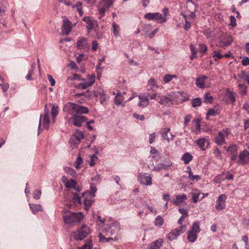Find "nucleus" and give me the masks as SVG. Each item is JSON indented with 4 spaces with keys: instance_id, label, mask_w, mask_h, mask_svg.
Listing matches in <instances>:
<instances>
[{
    "instance_id": "11",
    "label": "nucleus",
    "mask_w": 249,
    "mask_h": 249,
    "mask_svg": "<svg viewBox=\"0 0 249 249\" xmlns=\"http://www.w3.org/2000/svg\"><path fill=\"white\" fill-rule=\"evenodd\" d=\"M227 197L225 194L220 195L216 201L215 209L220 211L226 207V200Z\"/></svg>"
},
{
    "instance_id": "3",
    "label": "nucleus",
    "mask_w": 249,
    "mask_h": 249,
    "mask_svg": "<svg viewBox=\"0 0 249 249\" xmlns=\"http://www.w3.org/2000/svg\"><path fill=\"white\" fill-rule=\"evenodd\" d=\"M84 218V215L81 213H72L63 216L65 224H71L81 222Z\"/></svg>"
},
{
    "instance_id": "37",
    "label": "nucleus",
    "mask_w": 249,
    "mask_h": 249,
    "mask_svg": "<svg viewBox=\"0 0 249 249\" xmlns=\"http://www.w3.org/2000/svg\"><path fill=\"white\" fill-rule=\"evenodd\" d=\"M64 170L67 174L70 175L73 177H76L77 176V173L71 167H66L64 168Z\"/></svg>"
},
{
    "instance_id": "25",
    "label": "nucleus",
    "mask_w": 249,
    "mask_h": 249,
    "mask_svg": "<svg viewBox=\"0 0 249 249\" xmlns=\"http://www.w3.org/2000/svg\"><path fill=\"white\" fill-rule=\"evenodd\" d=\"M63 29L65 31V34L68 35L71 31L72 24L68 18H65L63 20Z\"/></svg>"
},
{
    "instance_id": "2",
    "label": "nucleus",
    "mask_w": 249,
    "mask_h": 249,
    "mask_svg": "<svg viewBox=\"0 0 249 249\" xmlns=\"http://www.w3.org/2000/svg\"><path fill=\"white\" fill-rule=\"evenodd\" d=\"M63 111L69 115L86 114L89 112L87 107H83L75 103L68 102L63 107Z\"/></svg>"
},
{
    "instance_id": "24",
    "label": "nucleus",
    "mask_w": 249,
    "mask_h": 249,
    "mask_svg": "<svg viewBox=\"0 0 249 249\" xmlns=\"http://www.w3.org/2000/svg\"><path fill=\"white\" fill-rule=\"evenodd\" d=\"M178 211L181 214V216L180 217V218L178 221V223L179 225H182L183 222L184 221V220L185 218H187L188 216V210L184 208H179Z\"/></svg>"
},
{
    "instance_id": "41",
    "label": "nucleus",
    "mask_w": 249,
    "mask_h": 249,
    "mask_svg": "<svg viewBox=\"0 0 249 249\" xmlns=\"http://www.w3.org/2000/svg\"><path fill=\"white\" fill-rule=\"evenodd\" d=\"M212 56L214 58L215 61L221 59L223 57L219 51H213L212 54Z\"/></svg>"
},
{
    "instance_id": "60",
    "label": "nucleus",
    "mask_w": 249,
    "mask_h": 249,
    "mask_svg": "<svg viewBox=\"0 0 249 249\" xmlns=\"http://www.w3.org/2000/svg\"><path fill=\"white\" fill-rule=\"evenodd\" d=\"M123 100L122 98L120 96L118 95L115 97V98L114 100V102L116 105H117V106L120 105L122 104V103L123 102Z\"/></svg>"
},
{
    "instance_id": "46",
    "label": "nucleus",
    "mask_w": 249,
    "mask_h": 249,
    "mask_svg": "<svg viewBox=\"0 0 249 249\" xmlns=\"http://www.w3.org/2000/svg\"><path fill=\"white\" fill-rule=\"evenodd\" d=\"M92 247L91 241H88L82 247L79 249H91Z\"/></svg>"
},
{
    "instance_id": "29",
    "label": "nucleus",
    "mask_w": 249,
    "mask_h": 249,
    "mask_svg": "<svg viewBox=\"0 0 249 249\" xmlns=\"http://www.w3.org/2000/svg\"><path fill=\"white\" fill-rule=\"evenodd\" d=\"M112 31L115 37L119 36L120 35L121 31L120 25L116 22H113L112 24Z\"/></svg>"
},
{
    "instance_id": "33",
    "label": "nucleus",
    "mask_w": 249,
    "mask_h": 249,
    "mask_svg": "<svg viewBox=\"0 0 249 249\" xmlns=\"http://www.w3.org/2000/svg\"><path fill=\"white\" fill-rule=\"evenodd\" d=\"M219 111L218 109L210 108L208 109L207 113V117L208 116H215L219 114Z\"/></svg>"
},
{
    "instance_id": "30",
    "label": "nucleus",
    "mask_w": 249,
    "mask_h": 249,
    "mask_svg": "<svg viewBox=\"0 0 249 249\" xmlns=\"http://www.w3.org/2000/svg\"><path fill=\"white\" fill-rule=\"evenodd\" d=\"M109 8V7L107 6H106V5L100 2L98 6V11L100 14V18H101L104 16L106 11Z\"/></svg>"
},
{
    "instance_id": "1",
    "label": "nucleus",
    "mask_w": 249,
    "mask_h": 249,
    "mask_svg": "<svg viewBox=\"0 0 249 249\" xmlns=\"http://www.w3.org/2000/svg\"><path fill=\"white\" fill-rule=\"evenodd\" d=\"M118 223H114L112 226L108 224H103L99 230V242L106 243L110 240H118L117 236L120 230Z\"/></svg>"
},
{
    "instance_id": "9",
    "label": "nucleus",
    "mask_w": 249,
    "mask_h": 249,
    "mask_svg": "<svg viewBox=\"0 0 249 249\" xmlns=\"http://www.w3.org/2000/svg\"><path fill=\"white\" fill-rule=\"evenodd\" d=\"M62 181L67 188H72L77 192H80L82 190L81 187L77 186V182L74 179H71L68 180L65 176H63L62 177Z\"/></svg>"
},
{
    "instance_id": "28",
    "label": "nucleus",
    "mask_w": 249,
    "mask_h": 249,
    "mask_svg": "<svg viewBox=\"0 0 249 249\" xmlns=\"http://www.w3.org/2000/svg\"><path fill=\"white\" fill-rule=\"evenodd\" d=\"M193 202L196 203L198 201V198L201 196V192L197 189H194L191 192Z\"/></svg>"
},
{
    "instance_id": "42",
    "label": "nucleus",
    "mask_w": 249,
    "mask_h": 249,
    "mask_svg": "<svg viewBox=\"0 0 249 249\" xmlns=\"http://www.w3.org/2000/svg\"><path fill=\"white\" fill-rule=\"evenodd\" d=\"M226 150L231 153H236L237 151V145L234 144H231L226 148Z\"/></svg>"
},
{
    "instance_id": "4",
    "label": "nucleus",
    "mask_w": 249,
    "mask_h": 249,
    "mask_svg": "<svg viewBox=\"0 0 249 249\" xmlns=\"http://www.w3.org/2000/svg\"><path fill=\"white\" fill-rule=\"evenodd\" d=\"M200 231V223L196 221L193 223L190 230L188 231L187 239L190 242H194L197 238V234Z\"/></svg>"
},
{
    "instance_id": "58",
    "label": "nucleus",
    "mask_w": 249,
    "mask_h": 249,
    "mask_svg": "<svg viewBox=\"0 0 249 249\" xmlns=\"http://www.w3.org/2000/svg\"><path fill=\"white\" fill-rule=\"evenodd\" d=\"M75 7L77 8V10L78 12H79V14L80 16H82L83 15V12L82 10V3L78 2L76 5Z\"/></svg>"
},
{
    "instance_id": "49",
    "label": "nucleus",
    "mask_w": 249,
    "mask_h": 249,
    "mask_svg": "<svg viewBox=\"0 0 249 249\" xmlns=\"http://www.w3.org/2000/svg\"><path fill=\"white\" fill-rule=\"evenodd\" d=\"M207 51V47L204 44H200L199 45V51L203 54Z\"/></svg>"
},
{
    "instance_id": "48",
    "label": "nucleus",
    "mask_w": 249,
    "mask_h": 249,
    "mask_svg": "<svg viewBox=\"0 0 249 249\" xmlns=\"http://www.w3.org/2000/svg\"><path fill=\"white\" fill-rule=\"evenodd\" d=\"M73 197L72 198V199L73 200V202L74 203H77L80 204L81 203V196H79L76 193H73Z\"/></svg>"
},
{
    "instance_id": "54",
    "label": "nucleus",
    "mask_w": 249,
    "mask_h": 249,
    "mask_svg": "<svg viewBox=\"0 0 249 249\" xmlns=\"http://www.w3.org/2000/svg\"><path fill=\"white\" fill-rule=\"evenodd\" d=\"M41 194V191L39 190H36L33 192V195L34 198L38 199L40 197Z\"/></svg>"
},
{
    "instance_id": "45",
    "label": "nucleus",
    "mask_w": 249,
    "mask_h": 249,
    "mask_svg": "<svg viewBox=\"0 0 249 249\" xmlns=\"http://www.w3.org/2000/svg\"><path fill=\"white\" fill-rule=\"evenodd\" d=\"M84 81V82L79 84L77 87L79 89H85L88 88V87H89L91 86L89 85V84L88 83V82L85 81Z\"/></svg>"
},
{
    "instance_id": "22",
    "label": "nucleus",
    "mask_w": 249,
    "mask_h": 249,
    "mask_svg": "<svg viewBox=\"0 0 249 249\" xmlns=\"http://www.w3.org/2000/svg\"><path fill=\"white\" fill-rule=\"evenodd\" d=\"M45 113L43 119L42 124L44 127L48 130L49 127L50 118L49 115V111L47 108V105H45Z\"/></svg>"
},
{
    "instance_id": "35",
    "label": "nucleus",
    "mask_w": 249,
    "mask_h": 249,
    "mask_svg": "<svg viewBox=\"0 0 249 249\" xmlns=\"http://www.w3.org/2000/svg\"><path fill=\"white\" fill-rule=\"evenodd\" d=\"M29 205L30 208L34 213H36L42 210L41 206L40 204H30Z\"/></svg>"
},
{
    "instance_id": "19",
    "label": "nucleus",
    "mask_w": 249,
    "mask_h": 249,
    "mask_svg": "<svg viewBox=\"0 0 249 249\" xmlns=\"http://www.w3.org/2000/svg\"><path fill=\"white\" fill-rule=\"evenodd\" d=\"M83 21L86 23V28L89 32H90V30L96 23V21L95 20L89 17L84 18Z\"/></svg>"
},
{
    "instance_id": "15",
    "label": "nucleus",
    "mask_w": 249,
    "mask_h": 249,
    "mask_svg": "<svg viewBox=\"0 0 249 249\" xmlns=\"http://www.w3.org/2000/svg\"><path fill=\"white\" fill-rule=\"evenodd\" d=\"M139 179L142 184L147 186L152 184V178L148 174H141L139 176Z\"/></svg>"
},
{
    "instance_id": "55",
    "label": "nucleus",
    "mask_w": 249,
    "mask_h": 249,
    "mask_svg": "<svg viewBox=\"0 0 249 249\" xmlns=\"http://www.w3.org/2000/svg\"><path fill=\"white\" fill-rule=\"evenodd\" d=\"M100 2L110 7L113 5V0H102Z\"/></svg>"
},
{
    "instance_id": "7",
    "label": "nucleus",
    "mask_w": 249,
    "mask_h": 249,
    "mask_svg": "<svg viewBox=\"0 0 249 249\" xmlns=\"http://www.w3.org/2000/svg\"><path fill=\"white\" fill-rule=\"evenodd\" d=\"M80 114L74 115L70 117L68 120V123L69 124H73L76 126L81 127L84 122L87 121V119L85 116Z\"/></svg>"
},
{
    "instance_id": "34",
    "label": "nucleus",
    "mask_w": 249,
    "mask_h": 249,
    "mask_svg": "<svg viewBox=\"0 0 249 249\" xmlns=\"http://www.w3.org/2000/svg\"><path fill=\"white\" fill-rule=\"evenodd\" d=\"M58 113V107L54 105H52V108L51 110V115L53 117V121L54 122V119Z\"/></svg>"
},
{
    "instance_id": "5",
    "label": "nucleus",
    "mask_w": 249,
    "mask_h": 249,
    "mask_svg": "<svg viewBox=\"0 0 249 249\" xmlns=\"http://www.w3.org/2000/svg\"><path fill=\"white\" fill-rule=\"evenodd\" d=\"M90 228L86 224H83L80 228L73 234L75 240H82L91 232Z\"/></svg>"
},
{
    "instance_id": "21",
    "label": "nucleus",
    "mask_w": 249,
    "mask_h": 249,
    "mask_svg": "<svg viewBox=\"0 0 249 249\" xmlns=\"http://www.w3.org/2000/svg\"><path fill=\"white\" fill-rule=\"evenodd\" d=\"M187 199V195L185 194H182L177 195L176 197V199L173 200L172 202L177 206H180Z\"/></svg>"
},
{
    "instance_id": "47",
    "label": "nucleus",
    "mask_w": 249,
    "mask_h": 249,
    "mask_svg": "<svg viewBox=\"0 0 249 249\" xmlns=\"http://www.w3.org/2000/svg\"><path fill=\"white\" fill-rule=\"evenodd\" d=\"M94 94L96 97H98L99 96L101 97L105 95L104 90L101 88L98 89L96 90H95L94 92Z\"/></svg>"
},
{
    "instance_id": "43",
    "label": "nucleus",
    "mask_w": 249,
    "mask_h": 249,
    "mask_svg": "<svg viewBox=\"0 0 249 249\" xmlns=\"http://www.w3.org/2000/svg\"><path fill=\"white\" fill-rule=\"evenodd\" d=\"M173 78H177V76L176 75L166 74L163 77V80L167 83L171 81Z\"/></svg>"
},
{
    "instance_id": "12",
    "label": "nucleus",
    "mask_w": 249,
    "mask_h": 249,
    "mask_svg": "<svg viewBox=\"0 0 249 249\" xmlns=\"http://www.w3.org/2000/svg\"><path fill=\"white\" fill-rule=\"evenodd\" d=\"M239 161L237 163L240 164H247L249 163V152L246 149L244 150L239 154Z\"/></svg>"
},
{
    "instance_id": "57",
    "label": "nucleus",
    "mask_w": 249,
    "mask_h": 249,
    "mask_svg": "<svg viewBox=\"0 0 249 249\" xmlns=\"http://www.w3.org/2000/svg\"><path fill=\"white\" fill-rule=\"evenodd\" d=\"M88 83L91 86L95 82V76L94 75H89L87 77Z\"/></svg>"
},
{
    "instance_id": "31",
    "label": "nucleus",
    "mask_w": 249,
    "mask_h": 249,
    "mask_svg": "<svg viewBox=\"0 0 249 249\" xmlns=\"http://www.w3.org/2000/svg\"><path fill=\"white\" fill-rule=\"evenodd\" d=\"M188 178L190 180L192 181L196 180L198 181L200 179V177L198 175H194L192 172V171L190 167H188Z\"/></svg>"
},
{
    "instance_id": "63",
    "label": "nucleus",
    "mask_w": 249,
    "mask_h": 249,
    "mask_svg": "<svg viewBox=\"0 0 249 249\" xmlns=\"http://www.w3.org/2000/svg\"><path fill=\"white\" fill-rule=\"evenodd\" d=\"M205 101L207 102H211L213 100V97L209 93H206L204 95Z\"/></svg>"
},
{
    "instance_id": "51",
    "label": "nucleus",
    "mask_w": 249,
    "mask_h": 249,
    "mask_svg": "<svg viewBox=\"0 0 249 249\" xmlns=\"http://www.w3.org/2000/svg\"><path fill=\"white\" fill-rule=\"evenodd\" d=\"M90 191L89 193L90 194V196H91V197H94L95 193L97 191V188L94 184H91L90 185Z\"/></svg>"
},
{
    "instance_id": "56",
    "label": "nucleus",
    "mask_w": 249,
    "mask_h": 249,
    "mask_svg": "<svg viewBox=\"0 0 249 249\" xmlns=\"http://www.w3.org/2000/svg\"><path fill=\"white\" fill-rule=\"evenodd\" d=\"M97 159V157L95 155L93 154L90 157V162L89 165L90 166H93L95 164L94 161Z\"/></svg>"
},
{
    "instance_id": "44",
    "label": "nucleus",
    "mask_w": 249,
    "mask_h": 249,
    "mask_svg": "<svg viewBox=\"0 0 249 249\" xmlns=\"http://www.w3.org/2000/svg\"><path fill=\"white\" fill-rule=\"evenodd\" d=\"M181 14L183 16V17L184 18V19L185 20V24L184 25V29L186 30H188L191 27V22L188 20L187 16L185 14H183L182 13H181Z\"/></svg>"
},
{
    "instance_id": "14",
    "label": "nucleus",
    "mask_w": 249,
    "mask_h": 249,
    "mask_svg": "<svg viewBox=\"0 0 249 249\" xmlns=\"http://www.w3.org/2000/svg\"><path fill=\"white\" fill-rule=\"evenodd\" d=\"M196 143L202 150H205L210 145V141L208 138H201L198 139Z\"/></svg>"
},
{
    "instance_id": "50",
    "label": "nucleus",
    "mask_w": 249,
    "mask_h": 249,
    "mask_svg": "<svg viewBox=\"0 0 249 249\" xmlns=\"http://www.w3.org/2000/svg\"><path fill=\"white\" fill-rule=\"evenodd\" d=\"M83 163V160L82 158L80 156H79L77 159L75 163V167L76 169H79L80 168V165Z\"/></svg>"
},
{
    "instance_id": "40",
    "label": "nucleus",
    "mask_w": 249,
    "mask_h": 249,
    "mask_svg": "<svg viewBox=\"0 0 249 249\" xmlns=\"http://www.w3.org/2000/svg\"><path fill=\"white\" fill-rule=\"evenodd\" d=\"M163 223V218L160 216H158L155 221V225L156 226H161Z\"/></svg>"
},
{
    "instance_id": "16",
    "label": "nucleus",
    "mask_w": 249,
    "mask_h": 249,
    "mask_svg": "<svg viewBox=\"0 0 249 249\" xmlns=\"http://www.w3.org/2000/svg\"><path fill=\"white\" fill-rule=\"evenodd\" d=\"M208 77L205 75H201L196 78V84L197 87L199 89H203L207 87L206 80Z\"/></svg>"
},
{
    "instance_id": "61",
    "label": "nucleus",
    "mask_w": 249,
    "mask_h": 249,
    "mask_svg": "<svg viewBox=\"0 0 249 249\" xmlns=\"http://www.w3.org/2000/svg\"><path fill=\"white\" fill-rule=\"evenodd\" d=\"M148 84L151 87H157L156 81L153 78H150L148 82Z\"/></svg>"
},
{
    "instance_id": "17",
    "label": "nucleus",
    "mask_w": 249,
    "mask_h": 249,
    "mask_svg": "<svg viewBox=\"0 0 249 249\" xmlns=\"http://www.w3.org/2000/svg\"><path fill=\"white\" fill-rule=\"evenodd\" d=\"M233 39L232 37L230 36H227L221 38L219 43L217 45L219 47H226L229 46L232 42Z\"/></svg>"
},
{
    "instance_id": "36",
    "label": "nucleus",
    "mask_w": 249,
    "mask_h": 249,
    "mask_svg": "<svg viewBox=\"0 0 249 249\" xmlns=\"http://www.w3.org/2000/svg\"><path fill=\"white\" fill-rule=\"evenodd\" d=\"M225 175L224 173H222L221 174L216 176L213 179V181L215 184H218L220 183L222 181L224 180V176Z\"/></svg>"
},
{
    "instance_id": "62",
    "label": "nucleus",
    "mask_w": 249,
    "mask_h": 249,
    "mask_svg": "<svg viewBox=\"0 0 249 249\" xmlns=\"http://www.w3.org/2000/svg\"><path fill=\"white\" fill-rule=\"evenodd\" d=\"M172 165V162H168L167 164L165 163L160 164V168L163 169L168 170Z\"/></svg>"
},
{
    "instance_id": "8",
    "label": "nucleus",
    "mask_w": 249,
    "mask_h": 249,
    "mask_svg": "<svg viewBox=\"0 0 249 249\" xmlns=\"http://www.w3.org/2000/svg\"><path fill=\"white\" fill-rule=\"evenodd\" d=\"M178 229L173 230L169 233L167 235V238L170 240H174L179 235L180 233H184L187 229L186 226L181 225Z\"/></svg>"
},
{
    "instance_id": "32",
    "label": "nucleus",
    "mask_w": 249,
    "mask_h": 249,
    "mask_svg": "<svg viewBox=\"0 0 249 249\" xmlns=\"http://www.w3.org/2000/svg\"><path fill=\"white\" fill-rule=\"evenodd\" d=\"M193 159V156L189 153H185L182 157L181 160L184 161V164L189 163Z\"/></svg>"
},
{
    "instance_id": "10",
    "label": "nucleus",
    "mask_w": 249,
    "mask_h": 249,
    "mask_svg": "<svg viewBox=\"0 0 249 249\" xmlns=\"http://www.w3.org/2000/svg\"><path fill=\"white\" fill-rule=\"evenodd\" d=\"M144 18L149 20H159L160 23L164 22L166 21V18L163 17L162 15L160 13H149L145 14Z\"/></svg>"
},
{
    "instance_id": "38",
    "label": "nucleus",
    "mask_w": 249,
    "mask_h": 249,
    "mask_svg": "<svg viewBox=\"0 0 249 249\" xmlns=\"http://www.w3.org/2000/svg\"><path fill=\"white\" fill-rule=\"evenodd\" d=\"M240 93L241 95H245L247 94V87L244 84H239L238 85Z\"/></svg>"
},
{
    "instance_id": "13",
    "label": "nucleus",
    "mask_w": 249,
    "mask_h": 249,
    "mask_svg": "<svg viewBox=\"0 0 249 249\" xmlns=\"http://www.w3.org/2000/svg\"><path fill=\"white\" fill-rule=\"evenodd\" d=\"M186 8L189 12V16L191 18L195 17V12L196 11V5L192 0H189L186 2Z\"/></svg>"
},
{
    "instance_id": "18",
    "label": "nucleus",
    "mask_w": 249,
    "mask_h": 249,
    "mask_svg": "<svg viewBox=\"0 0 249 249\" xmlns=\"http://www.w3.org/2000/svg\"><path fill=\"white\" fill-rule=\"evenodd\" d=\"M88 39L84 37H80L77 41V47L80 50L86 49L89 47Z\"/></svg>"
},
{
    "instance_id": "27",
    "label": "nucleus",
    "mask_w": 249,
    "mask_h": 249,
    "mask_svg": "<svg viewBox=\"0 0 249 249\" xmlns=\"http://www.w3.org/2000/svg\"><path fill=\"white\" fill-rule=\"evenodd\" d=\"M163 240L161 238L156 240L149 245L150 249H159L162 245Z\"/></svg>"
},
{
    "instance_id": "59",
    "label": "nucleus",
    "mask_w": 249,
    "mask_h": 249,
    "mask_svg": "<svg viewBox=\"0 0 249 249\" xmlns=\"http://www.w3.org/2000/svg\"><path fill=\"white\" fill-rule=\"evenodd\" d=\"M85 209L86 210H88L91 204V201L90 200H88L87 198L85 199L84 201Z\"/></svg>"
},
{
    "instance_id": "39",
    "label": "nucleus",
    "mask_w": 249,
    "mask_h": 249,
    "mask_svg": "<svg viewBox=\"0 0 249 249\" xmlns=\"http://www.w3.org/2000/svg\"><path fill=\"white\" fill-rule=\"evenodd\" d=\"M191 104L194 107H199L201 104V100L199 98H196L192 100Z\"/></svg>"
},
{
    "instance_id": "64",
    "label": "nucleus",
    "mask_w": 249,
    "mask_h": 249,
    "mask_svg": "<svg viewBox=\"0 0 249 249\" xmlns=\"http://www.w3.org/2000/svg\"><path fill=\"white\" fill-rule=\"evenodd\" d=\"M242 64L244 66H247L249 65V58L247 57H243L242 60Z\"/></svg>"
},
{
    "instance_id": "53",
    "label": "nucleus",
    "mask_w": 249,
    "mask_h": 249,
    "mask_svg": "<svg viewBox=\"0 0 249 249\" xmlns=\"http://www.w3.org/2000/svg\"><path fill=\"white\" fill-rule=\"evenodd\" d=\"M82 80L83 81H85L84 79L80 78V75L78 74H74L72 77H69L67 78V81L68 80Z\"/></svg>"
},
{
    "instance_id": "26",
    "label": "nucleus",
    "mask_w": 249,
    "mask_h": 249,
    "mask_svg": "<svg viewBox=\"0 0 249 249\" xmlns=\"http://www.w3.org/2000/svg\"><path fill=\"white\" fill-rule=\"evenodd\" d=\"M158 99L159 103L162 105L167 106L172 104V99L167 96H159Z\"/></svg>"
},
{
    "instance_id": "52",
    "label": "nucleus",
    "mask_w": 249,
    "mask_h": 249,
    "mask_svg": "<svg viewBox=\"0 0 249 249\" xmlns=\"http://www.w3.org/2000/svg\"><path fill=\"white\" fill-rule=\"evenodd\" d=\"M75 137L79 141L84 138V134L83 132L76 130L75 134Z\"/></svg>"
},
{
    "instance_id": "23",
    "label": "nucleus",
    "mask_w": 249,
    "mask_h": 249,
    "mask_svg": "<svg viewBox=\"0 0 249 249\" xmlns=\"http://www.w3.org/2000/svg\"><path fill=\"white\" fill-rule=\"evenodd\" d=\"M140 102L138 104L140 107H145L148 105L149 100L148 97L145 96L144 94H140L139 96Z\"/></svg>"
},
{
    "instance_id": "20",
    "label": "nucleus",
    "mask_w": 249,
    "mask_h": 249,
    "mask_svg": "<svg viewBox=\"0 0 249 249\" xmlns=\"http://www.w3.org/2000/svg\"><path fill=\"white\" fill-rule=\"evenodd\" d=\"M170 128L165 127V128H163V129H162L161 132L162 137L164 139H166V140H168V141L173 140V139L175 137L174 135H172L170 132Z\"/></svg>"
},
{
    "instance_id": "6",
    "label": "nucleus",
    "mask_w": 249,
    "mask_h": 249,
    "mask_svg": "<svg viewBox=\"0 0 249 249\" xmlns=\"http://www.w3.org/2000/svg\"><path fill=\"white\" fill-rule=\"evenodd\" d=\"M231 133L229 128L223 129L218 133L215 138V142L219 145H222L226 143L225 138L228 137Z\"/></svg>"
}]
</instances>
